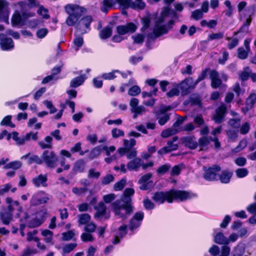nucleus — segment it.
Listing matches in <instances>:
<instances>
[{"instance_id":"13","label":"nucleus","mask_w":256,"mask_h":256,"mask_svg":"<svg viewBox=\"0 0 256 256\" xmlns=\"http://www.w3.org/2000/svg\"><path fill=\"white\" fill-rule=\"evenodd\" d=\"M178 136H174L172 140L168 141L166 146L160 148L158 151V154H164L172 151L176 150L178 148V144L176 142L178 141Z\"/></svg>"},{"instance_id":"10","label":"nucleus","mask_w":256,"mask_h":256,"mask_svg":"<svg viewBox=\"0 0 256 256\" xmlns=\"http://www.w3.org/2000/svg\"><path fill=\"white\" fill-rule=\"evenodd\" d=\"M144 218V213L142 212H136L130 220L128 228L132 232L130 234H134V231L138 228L141 225Z\"/></svg>"},{"instance_id":"49","label":"nucleus","mask_w":256,"mask_h":256,"mask_svg":"<svg viewBox=\"0 0 256 256\" xmlns=\"http://www.w3.org/2000/svg\"><path fill=\"white\" fill-rule=\"evenodd\" d=\"M140 92L141 90L140 88L138 86L135 85L130 88L128 91V94L131 96H136L138 95Z\"/></svg>"},{"instance_id":"50","label":"nucleus","mask_w":256,"mask_h":256,"mask_svg":"<svg viewBox=\"0 0 256 256\" xmlns=\"http://www.w3.org/2000/svg\"><path fill=\"white\" fill-rule=\"evenodd\" d=\"M252 21V17L248 16L240 28V31H244V32H247L248 30V26L250 24Z\"/></svg>"},{"instance_id":"22","label":"nucleus","mask_w":256,"mask_h":256,"mask_svg":"<svg viewBox=\"0 0 256 256\" xmlns=\"http://www.w3.org/2000/svg\"><path fill=\"white\" fill-rule=\"evenodd\" d=\"M182 143L184 146L191 150H194L198 146V142L195 140L194 136H188L182 138Z\"/></svg>"},{"instance_id":"34","label":"nucleus","mask_w":256,"mask_h":256,"mask_svg":"<svg viewBox=\"0 0 256 256\" xmlns=\"http://www.w3.org/2000/svg\"><path fill=\"white\" fill-rule=\"evenodd\" d=\"M78 222L80 226L86 225L90 222L91 216L88 214H81L78 216Z\"/></svg>"},{"instance_id":"4","label":"nucleus","mask_w":256,"mask_h":256,"mask_svg":"<svg viewBox=\"0 0 256 256\" xmlns=\"http://www.w3.org/2000/svg\"><path fill=\"white\" fill-rule=\"evenodd\" d=\"M203 170V178L208 181H214L218 180V173L221 170V168L218 165L214 164L211 167L204 166Z\"/></svg>"},{"instance_id":"26","label":"nucleus","mask_w":256,"mask_h":256,"mask_svg":"<svg viewBox=\"0 0 256 256\" xmlns=\"http://www.w3.org/2000/svg\"><path fill=\"white\" fill-rule=\"evenodd\" d=\"M128 228V226L126 224H123L119 227L118 229V236H115L114 239L112 242L113 244H116L120 242V238H122L126 235Z\"/></svg>"},{"instance_id":"63","label":"nucleus","mask_w":256,"mask_h":256,"mask_svg":"<svg viewBox=\"0 0 256 256\" xmlns=\"http://www.w3.org/2000/svg\"><path fill=\"white\" fill-rule=\"evenodd\" d=\"M74 236V232L70 230L62 234V240L64 241L70 240L73 238Z\"/></svg>"},{"instance_id":"2","label":"nucleus","mask_w":256,"mask_h":256,"mask_svg":"<svg viewBox=\"0 0 256 256\" xmlns=\"http://www.w3.org/2000/svg\"><path fill=\"white\" fill-rule=\"evenodd\" d=\"M64 9L66 12L68 14L66 22L69 26H74L85 10L83 8L74 4H66Z\"/></svg>"},{"instance_id":"17","label":"nucleus","mask_w":256,"mask_h":256,"mask_svg":"<svg viewBox=\"0 0 256 256\" xmlns=\"http://www.w3.org/2000/svg\"><path fill=\"white\" fill-rule=\"evenodd\" d=\"M0 44L2 49L4 50L12 49L14 46L12 40L8 38L4 34H0Z\"/></svg>"},{"instance_id":"31","label":"nucleus","mask_w":256,"mask_h":256,"mask_svg":"<svg viewBox=\"0 0 256 256\" xmlns=\"http://www.w3.org/2000/svg\"><path fill=\"white\" fill-rule=\"evenodd\" d=\"M112 34V28L107 26L100 30L99 36L101 39L105 40L110 37Z\"/></svg>"},{"instance_id":"18","label":"nucleus","mask_w":256,"mask_h":256,"mask_svg":"<svg viewBox=\"0 0 256 256\" xmlns=\"http://www.w3.org/2000/svg\"><path fill=\"white\" fill-rule=\"evenodd\" d=\"M226 110V108L224 104L220 105L216 110V114L213 116V120L216 123L220 124L223 122Z\"/></svg>"},{"instance_id":"27","label":"nucleus","mask_w":256,"mask_h":256,"mask_svg":"<svg viewBox=\"0 0 256 256\" xmlns=\"http://www.w3.org/2000/svg\"><path fill=\"white\" fill-rule=\"evenodd\" d=\"M233 174L232 172L228 170H224L221 172V174L218 175V180H219L222 183L228 184L230 182V180Z\"/></svg>"},{"instance_id":"51","label":"nucleus","mask_w":256,"mask_h":256,"mask_svg":"<svg viewBox=\"0 0 256 256\" xmlns=\"http://www.w3.org/2000/svg\"><path fill=\"white\" fill-rule=\"evenodd\" d=\"M132 38L134 40V43L138 44H142L144 41L145 36L144 34H138L132 36Z\"/></svg>"},{"instance_id":"24","label":"nucleus","mask_w":256,"mask_h":256,"mask_svg":"<svg viewBox=\"0 0 256 256\" xmlns=\"http://www.w3.org/2000/svg\"><path fill=\"white\" fill-rule=\"evenodd\" d=\"M174 23V20H171L168 22L166 26L164 25L160 26H155L154 29L159 36H160L162 34H167L168 30L172 28Z\"/></svg>"},{"instance_id":"23","label":"nucleus","mask_w":256,"mask_h":256,"mask_svg":"<svg viewBox=\"0 0 256 256\" xmlns=\"http://www.w3.org/2000/svg\"><path fill=\"white\" fill-rule=\"evenodd\" d=\"M139 100L136 98H132L130 102L131 107V112H136L140 113V112H146V108L142 106H138Z\"/></svg>"},{"instance_id":"48","label":"nucleus","mask_w":256,"mask_h":256,"mask_svg":"<svg viewBox=\"0 0 256 256\" xmlns=\"http://www.w3.org/2000/svg\"><path fill=\"white\" fill-rule=\"evenodd\" d=\"M80 34H76V31L75 33V38L74 40V46L78 48H80L83 45L84 40L83 38L80 36Z\"/></svg>"},{"instance_id":"11","label":"nucleus","mask_w":256,"mask_h":256,"mask_svg":"<svg viewBox=\"0 0 256 256\" xmlns=\"http://www.w3.org/2000/svg\"><path fill=\"white\" fill-rule=\"evenodd\" d=\"M92 22L91 16H88L82 18L76 26V34H84L87 32L86 29L90 30V26Z\"/></svg>"},{"instance_id":"58","label":"nucleus","mask_w":256,"mask_h":256,"mask_svg":"<svg viewBox=\"0 0 256 256\" xmlns=\"http://www.w3.org/2000/svg\"><path fill=\"white\" fill-rule=\"evenodd\" d=\"M228 124L234 128H239L240 126V119L239 118L230 119Z\"/></svg>"},{"instance_id":"7","label":"nucleus","mask_w":256,"mask_h":256,"mask_svg":"<svg viewBox=\"0 0 256 256\" xmlns=\"http://www.w3.org/2000/svg\"><path fill=\"white\" fill-rule=\"evenodd\" d=\"M42 164L44 162L46 166L54 168L56 166L58 157L53 151L44 150L42 154Z\"/></svg>"},{"instance_id":"43","label":"nucleus","mask_w":256,"mask_h":256,"mask_svg":"<svg viewBox=\"0 0 256 256\" xmlns=\"http://www.w3.org/2000/svg\"><path fill=\"white\" fill-rule=\"evenodd\" d=\"M42 156L40 157L37 155H32L28 158L27 162L29 165H30L33 163H35L38 164H42Z\"/></svg>"},{"instance_id":"57","label":"nucleus","mask_w":256,"mask_h":256,"mask_svg":"<svg viewBox=\"0 0 256 256\" xmlns=\"http://www.w3.org/2000/svg\"><path fill=\"white\" fill-rule=\"evenodd\" d=\"M100 176V172H96L94 168H90L88 171V177L90 178L98 179Z\"/></svg>"},{"instance_id":"28","label":"nucleus","mask_w":256,"mask_h":256,"mask_svg":"<svg viewBox=\"0 0 256 256\" xmlns=\"http://www.w3.org/2000/svg\"><path fill=\"white\" fill-rule=\"evenodd\" d=\"M52 140L51 136H48L45 137L43 140L38 142V144L42 149H50L52 148Z\"/></svg>"},{"instance_id":"59","label":"nucleus","mask_w":256,"mask_h":256,"mask_svg":"<svg viewBox=\"0 0 256 256\" xmlns=\"http://www.w3.org/2000/svg\"><path fill=\"white\" fill-rule=\"evenodd\" d=\"M12 188V184L10 183L0 186V196H4Z\"/></svg>"},{"instance_id":"29","label":"nucleus","mask_w":256,"mask_h":256,"mask_svg":"<svg viewBox=\"0 0 256 256\" xmlns=\"http://www.w3.org/2000/svg\"><path fill=\"white\" fill-rule=\"evenodd\" d=\"M86 80V75L84 74H81L80 76L74 78L71 80L70 86L74 88H78L82 85Z\"/></svg>"},{"instance_id":"56","label":"nucleus","mask_w":256,"mask_h":256,"mask_svg":"<svg viewBox=\"0 0 256 256\" xmlns=\"http://www.w3.org/2000/svg\"><path fill=\"white\" fill-rule=\"evenodd\" d=\"M114 176L112 174H108L101 178L102 184L103 185H106L114 180Z\"/></svg>"},{"instance_id":"6","label":"nucleus","mask_w":256,"mask_h":256,"mask_svg":"<svg viewBox=\"0 0 256 256\" xmlns=\"http://www.w3.org/2000/svg\"><path fill=\"white\" fill-rule=\"evenodd\" d=\"M50 198V196L44 191H40L32 195L30 200V205L36 206L46 204Z\"/></svg>"},{"instance_id":"14","label":"nucleus","mask_w":256,"mask_h":256,"mask_svg":"<svg viewBox=\"0 0 256 256\" xmlns=\"http://www.w3.org/2000/svg\"><path fill=\"white\" fill-rule=\"evenodd\" d=\"M153 200L156 202L163 204L166 200L168 203H172V200L170 198V190L166 192H156L152 197Z\"/></svg>"},{"instance_id":"1","label":"nucleus","mask_w":256,"mask_h":256,"mask_svg":"<svg viewBox=\"0 0 256 256\" xmlns=\"http://www.w3.org/2000/svg\"><path fill=\"white\" fill-rule=\"evenodd\" d=\"M134 194L132 188H126L120 200L112 204V210L116 216L123 220L126 219L133 212L134 206H132L131 196Z\"/></svg>"},{"instance_id":"44","label":"nucleus","mask_w":256,"mask_h":256,"mask_svg":"<svg viewBox=\"0 0 256 256\" xmlns=\"http://www.w3.org/2000/svg\"><path fill=\"white\" fill-rule=\"evenodd\" d=\"M178 132L176 129L170 128L163 130L161 133V136L163 138H166L171 136L174 135Z\"/></svg>"},{"instance_id":"25","label":"nucleus","mask_w":256,"mask_h":256,"mask_svg":"<svg viewBox=\"0 0 256 256\" xmlns=\"http://www.w3.org/2000/svg\"><path fill=\"white\" fill-rule=\"evenodd\" d=\"M196 85L193 84V80L192 78H186L178 86L180 88L183 92H186L190 88H194Z\"/></svg>"},{"instance_id":"33","label":"nucleus","mask_w":256,"mask_h":256,"mask_svg":"<svg viewBox=\"0 0 256 256\" xmlns=\"http://www.w3.org/2000/svg\"><path fill=\"white\" fill-rule=\"evenodd\" d=\"M86 163V162L82 159L78 160L74 164L73 170L80 172H83L85 168Z\"/></svg>"},{"instance_id":"62","label":"nucleus","mask_w":256,"mask_h":256,"mask_svg":"<svg viewBox=\"0 0 256 256\" xmlns=\"http://www.w3.org/2000/svg\"><path fill=\"white\" fill-rule=\"evenodd\" d=\"M224 37V33L219 32L218 33H212L210 34L208 38V40L210 41L214 40H220Z\"/></svg>"},{"instance_id":"45","label":"nucleus","mask_w":256,"mask_h":256,"mask_svg":"<svg viewBox=\"0 0 256 256\" xmlns=\"http://www.w3.org/2000/svg\"><path fill=\"white\" fill-rule=\"evenodd\" d=\"M12 117V116L10 115H8V116H5L2 119V122H0V124L1 126H8L12 128H14L16 126L15 124H12L11 122Z\"/></svg>"},{"instance_id":"40","label":"nucleus","mask_w":256,"mask_h":256,"mask_svg":"<svg viewBox=\"0 0 256 256\" xmlns=\"http://www.w3.org/2000/svg\"><path fill=\"white\" fill-rule=\"evenodd\" d=\"M159 36V34L157 33L156 31L154 28L153 32L149 33L146 36L148 46H149L150 43L152 42H154L156 40Z\"/></svg>"},{"instance_id":"8","label":"nucleus","mask_w":256,"mask_h":256,"mask_svg":"<svg viewBox=\"0 0 256 256\" xmlns=\"http://www.w3.org/2000/svg\"><path fill=\"white\" fill-rule=\"evenodd\" d=\"M170 198H172V201L175 200L182 202L196 196V194L182 190H170Z\"/></svg>"},{"instance_id":"42","label":"nucleus","mask_w":256,"mask_h":256,"mask_svg":"<svg viewBox=\"0 0 256 256\" xmlns=\"http://www.w3.org/2000/svg\"><path fill=\"white\" fill-rule=\"evenodd\" d=\"M21 222H22L23 223H22L20 224V230H24V228L26 226H28V222H30V216L26 212H24L23 214V216H22L20 220Z\"/></svg>"},{"instance_id":"61","label":"nucleus","mask_w":256,"mask_h":256,"mask_svg":"<svg viewBox=\"0 0 256 256\" xmlns=\"http://www.w3.org/2000/svg\"><path fill=\"white\" fill-rule=\"evenodd\" d=\"M170 165L169 164H164L160 166L156 170V172L159 174H164L170 168Z\"/></svg>"},{"instance_id":"32","label":"nucleus","mask_w":256,"mask_h":256,"mask_svg":"<svg viewBox=\"0 0 256 256\" xmlns=\"http://www.w3.org/2000/svg\"><path fill=\"white\" fill-rule=\"evenodd\" d=\"M211 137L207 138L203 136L198 140V144L200 147V150H206L208 149V145Z\"/></svg>"},{"instance_id":"37","label":"nucleus","mask_w":256,"mask_h":256,"mask_svg":"<svg viewBox=\"0 0 256 256\" xmlns=\"http://www.w3.org/2000/svg\"><path fill=\"white\" fill-rule=\"evenodd\" d=\"M214 241L220 244H226L228 243V239L225 237L222 232H218L214 236Z\"/></svg>"},{"instance_id":"16","label":"nucleus","mask_w":256,"mask_h":256,"mask_svg":"<svg viewBox=\"0 0 256 256\" xmlns=\"http://www.w3.org/2000/svg\"><path fill=\"white\" fill-rule=\"evenodd\" d=\"M0 22L9 24L7 2L4 0H0Z\"/></svg>"},{"instance_id":"39","label":"nucleus","mask_w":256,"mask_h":256,"mask_svg":"<svg viewBox=\"0 0 256 256\" xmlns=\"http://www.w3.org/2000/svg\"><path fill=\"white\" fill-rule=\"evenodd\" d=\"M170 10L168 8H164L162 16L156 20V26H158L161 24H162L165 19V18L169 14Z\"/></svg>"},{"instance_id":"52","label":"nucleus","mask_w":256,"mask_h":256,"mask_svg":"<svg viewBox=\"0 0 256 256\" xmlns=\"http://www.w3.org/2000/svg\"><path fill=\"white\" fill-rule=\"evenodd\" d=\"M96 229V225L93 222H90L84 227V231L89 233L94 232Z\"/></svg>"},{"instance_id":"60","label":"nucleus","mask_w":256,"mask_h":256,"mask_svg":"<svg viewBox=\"0 0 256 256\" xmlns=\"http://www.w3.org/2000/svg\"><path fill=\"white\" fill-rule=\"evenodd\" d=\"M80 238L84 242H92L94 240V238L91 233L88 232H83L81 234Z\"/></svg>"},{"instance_id":"53","label":"nucleus","mask_w":256,"mask_h":256,"mask_svg":"<svg viewBox=\"0 0 256 256\" xmlns=\"http://www.w3.org/2000/svg\"><path fill=\"white\" fill-rule=\"evenodd\" d=\"M76 244L70 243L64 245L62 248L64 254H68L71 252L76 246Z\"/></svg>"},{"instance_id":"9","label":"nucleus","mask_w":256,"mask_h":256,"mask_svg":"<svg viewBox=\"0 0 256 256\" xmlns=\"http://www.w3.org/2000/svg\"><path fill=\"white\" fill-rule=\"evenodd\" d=\"M48 212L46 208H42L36 213V218L28 222V226L29 228H34L40 226L46 220Z\"/></svg>"},{"instance_id":"21","label":"nucleus","mask_w":256,"mask_h":256,"mask_svg":"<svg viewBox=\"0 0 256 256\" xmlns=\"http://www.w3.org/2000/svg\"><path fill=\"white\" fill-rule=\"evenodd\" d=\"M142 160L138 158H136L130 161L127 164V168L130 171L134 170L137 172L141 166Z\"/></svg>"},{"instance_id":"12","label":"nucleus","mask_w":256,"mask_h":256,"mask_svg":"<svg viewBox=\"0 0 256 256\" xmlns=\"http://www.w3.org/2000/svg\"><path fill=\"white\" fill-rule=\"evenodd\" d=\"M116 1L122 8H127L130 7L134 9L142 10L146 6L144 2H140L138 4H136L132 2V0H116Z\"/></svg>"},{"instance_id":"15","label":"nucleus","mask_w":256,"mask_h":256,"mask_svg":"<svg viewBox=\"0 0 256 256\" xmlns=\"http://www.w3.org/2000/svg\"><path fill=\"white\" fill-rule=\"evenodd\" d=\"M137 28V26L132 22L128 23L126 25L118 26L116 28L118 33L120 35H124L127 33H133Z\"/></svg>"},{"instance_id":"36","label":"nucleus","mask_w":256,"mask_h":256,"mask_svg":"<svg viewBox=\"0 0 256 256\" xmlns=\"http://www.w3.org/2000/svg\"><path fill=\"white\" fill-rule=\"evenodd\" d=\"M116 0H103L100 10L102 12L106 13L108 8H112V5L115 4Z\"/></svg>"},{"instance_id":"46","label":"nucleus","mask_w":256,"mask_h":256,"mask_svg":"<svg viewBox=\"0 0 256 256\" xmlns=\"http://www.w3.org/2000/svg\"><path fill=\"white\" fill-rule=\"evenodd\" d=\"M42 234L45 237L44 241L47 242H50L52 240L53 232L48 230H45L42 231Z\"/></svg>"},{"instance_id":"30","label":"nucleus","mask_w":256,"mask_h":256,"mask_svg":"<svg viewBox=\"0 0 256 256\" xmlns=\"http://www.w3.org/2000/svg\"><path fill=\"white\" fill-rule=\"evenodd\" d=\"M12 214L8 210L0 212V219L4 224L8 225L12 220Z\"/></svg>"},{"instance_id":"20","label":"nucleus","mask_w":256,"mask_h":256,"mask_svg":"<svg viewBox=\"0 0 256 256\" xmlns=\"http://www.w3.org/2000/svg\"><path fill=\"white\" fill-rule=\"evenodd\" d=\"M210 78L211 80V86L213 88H217L222 84V80L219 78L218 72L216 70L210 71Z\"/></svg>"},{"instance_id":"3","label":"nucleus","mask_w":256,"mask_h":256,"mask_svg":"<svg viewBox=\"0 0 256 256\" xmlns=\"http://www.w3.org/2000/svg\"><path fill=\"white\" fill-rule=\"evenodd\" d=\"M34 13L22 12V14L18 11H16L12 18V24L13 26H22L26 24V20L34 16Z\"/></svg>"},{"instance_id":"19","label":"nucleus","mask_w":256,"mask_h":256,"mask_svg":"<svg viewBox=\"0 0 256 256\" xmlns=\"http://www.w3.org/2000/svg\"><path fill=\"white\" fill-rule=\"evenodd\" d=\"M47 181L48 176L46 174H40L32 180L33 184L37 188L46 187L48 186Z\"/></svg>"},{"instance_id":"54","label":"nucleus","mask_w":256,"mask_h":256,"mask_svg":"<svg viewBox=\"0 0 256 256\" xmlns=\"http://www.w3.org/2000/svg\"><path fill=\"white\" fill-rule=\"evenodd\" d=\"M100 154V146H97L93 148L88 156V158L92 160L94 158L98 156Z\"/></svg>"},{"instance_id":"35","label":"nucleus","mask_w":256,"mask_h":256,"mask_svg":"<svg viewBox=\"0 0 256 256\" xmlns=\"http://www.w3.org/2000/svg\"><path fill=\"white\" fill-rule=\"evenodd\" d=\"M22 166V162L19 160H14L11 162L6 164L4 168L6 170L12 169L16 170L19 169Z\"/></svg>"},{"instance_id":"5","label":"nucleus","mask_w":256,"mask_h":256,"mask_svg":"<svg viewBox=\"0 0 256 256\" xmlns=\"http://www.w3.org/2000/svg\"><path fill=\"white\" fill-rule=\"evenodd\" d=\"M96 212L94 214V218L99 222H103L110 218V214L107 212L106 206L103 202H100L98 205L94 206Z\"/></svg>"},{"instance_id":"47","label":"nucleus","mask_w":256,"mask_h":256,"mask_svg":"<svg viewBox=\"0 0 256 256\" xmlns=\"http://www.w3.org/2000/svg\"><path fill=\"white\" fill-rule=\"evenodd\" d=\"M249 51V50L244 49V48H239L238 49V58L242 60L246 59L248 56Z\"/></svg>"},{"instance_id":"38","label":"nucleus","mask_w":256,"mask_h":256,"mask_svg":"<svg viewBox=\"0 0 256 256\" xmlns=\"http://www.w3.org/2000/svg\"><path fill=\"white\" fill-rule=\"evenodd\" d=\"M256 102V94H251L246 100V108L248 110L251 109Z\"/></svg>"},{"instance_id":"64","label":"nucleus","mask_w":256,"mask_h":256,"mask_svg":"<svg viewBox=\"0 0 256 256\" xmlns=\"http://www.w3.org/2000/svg\"><path fill=\"white\" fill-rule=\"evenodd\" d=\"M111 132L112 138H115L120 136H122L124 134V132L123 130L117 128H114L112 129Z\"/></svg>"},{"instance_id":"55","label":"nucleus","mask_w":256,"mask_h":256,"mask_svg":"<svg viewBox=\"0 0 256 256\" xmlns=\"http://www.w3.org/2000/svg\"><path fill=\"white\" fill-rule=\"evenodd\" d=\"M116 73H120V71L118 70H114L112 72L104 74L102 75V78L104 80H113L116 78L115 74Z\"/></svg>"},{"instance_id":"41","label":"nucleus","mask_w":256,"mask_h":256,"mask_svg":"<svg viewBox=\"0 0 256 256\" xmlns=\"http://www.w3.org/2000/svg\"><path fill=\"white\" fill-rule=\"evenodd\" d=\"M16 209L18 212H22V207L20 205V203L18 201H14L12 204L8 206L7 210L8 212L12 214L13 211Z\"/></svg>"}]
</instances>
